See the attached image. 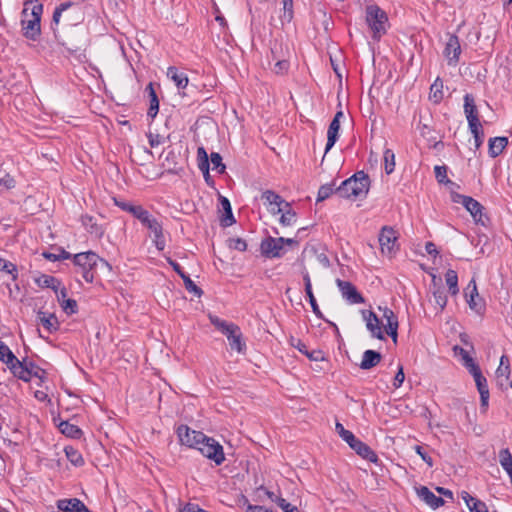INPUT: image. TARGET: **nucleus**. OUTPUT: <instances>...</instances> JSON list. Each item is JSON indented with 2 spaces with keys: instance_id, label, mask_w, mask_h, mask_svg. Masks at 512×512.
Segmentation results:
<instances>
[{
  "instance_id": "nucleus-30",
  "label": "nucleus",
  "mask_w": 512,
  "mask_h": 512,
  "mask_svg": "<svg viewBox=\"0 0 512 512\" xmlns=\"http://www.w3.org/2000/svg\"><path fill=\"white\" fill-rule=\"evenodd\" d=\"M340 124L336 120H332L327 131V143L325 154L334 146L339 136Z\"/></svg>"
},
{
  "instance_id": "nucleus-58",
  "label": "nucleus",
  "mask_w": 512,
  "mask_h": 512,
  "mask_svg": "<svg viewBox=\"0 0 512 512\" xmlns=\"http://www.w3.org/2000/svg\"><path fill=\"white\" fill-rule=\"evenodd\" d=\"M27 367H28V370L31 374V378L32 377H37V378H40L42 379V375L45 374V371L43 369H41L39 366H37L34 362L32 361H27Z\"/></svg>"
},
{
  "instance_id": "nucleus-5",
  "label": "nucleus",
  "mask_w": 512,
  "mask_h": 512,
  "mask_svg": "<svg viewBox=\"0 0 512 512\" xmlns=\"http://www.w3.org/2000/svg\"><path fill=\"white\" fill-rule=\"evenodd\" d=\"M177 435L182 444L197 450L205 441H209V437L203 432L192 430L187 425H180L177 429Z\"/></svg>"
},
{
  "instance_id": "nucleus-62",
  "label": "nucleus",
  "mask_w": 512,
  "mask_h": 512,
  "mask_svg": "<svg viewBox=\"0 0 512 512\" xmlns=\"http://www.w3.org/2000/svg\"><path fill=\"white\" fill-rule=\"evenodd\" d=\"M468 508L471 512H488L486 504L478 499H475L473 505Z\"/></svg>"
},
{
  "instance_id": "nucleus-10",
  "label": "nucleus",
  "mask_w": 512,
  "mask_h": 512,
  "mask_svg": "<svg viewBox=\"0 0 512 512\" xmlns=\"http://www.w3.org/2000/svg\"><path fill=\"white\" fill-rule=\"evenodd\" d=\"M466 301L473 311L481 313L485 309L484 301L479 297L476 282L472 279L465 289Z\"/></svg>"
},
{
  "instance_id": "nucleus-24",
  "label": "nucleus",
  "mask_w": 512,
  "mask_h": 512,
  "mask_svg": "<svg viewBox=\"0 0 512 512\" xmlns=\"http://www.w3.org/2000/svg\"><path fill=\"white\" fill-rule=\"evenodd\" d=\"M137 220H139L144 227L149 229L151 233H156L159 229L162 228V224L155 217H153L150 214V212L145 208L137 217Z\"/></svg>"
},
{
  "instance_id": "nucleus-49",
  "label": "nucleus",
  "mask_w": 512,
  "mask_h": 512,
  "mask_svg": "<svg viewBox=\"0 0 512 512\" xmlns=\"http://www.w3.org/2000/svg\"><path fill=\"white\" fill-rule=\"evenodd\" d=\"M333 184L322 185L318 190L317 202H321L329 198L334 192Z\"/></svg>"
},
{
  "instance_id": "nucleus-39",
  "label": "nucleus",
  "mask_w": 512,
  "mask_h": 512,
  "mask_svg": "<svg viewBox=\"0 0 512 512\" xmlns=\"http://www.w3.org/2000/svg\"><path fill=\"white\" fill-rule=\"evenodd\" d=\"M384 169L386 174H391L395 169V154L391 149H385L383 153Z\"/></svg>"
},
{
  "instance_id": "nucleus-32",
  "label": "nucleus",
  "mask_w": 512,
  "mask_h": 512,
  "mask_svg": "<svg viewBox=\"0 0 512 512\" xmlns=\"http://www.w3.org/2000/svg\"><path fill=\"white\" fill-rule=\"evenodd\" d=\"M58 427H59L61 433H63L64 435H66L68 437L78 439L82 435V430L78 426L71 424L68 421L60 422Z\"/></svg>"
},
{
  "instance_id": "nucleus-17",
  "label": "nucleus",
  "mask_w": 512,
  "mask_h": 512,
  "mask_svg": "<svg viewBox=\"0 0 512 512\" xmlns=\"http://www.w3.org/2000/svg\"><path fill=\"white\" fill-rule=\"evenodd\" d=\"M57 507L63 512H91L87 506L77 498L59 500Z\"/></svg>"
},
{
  "instance_id": "nucleus-59",
  "label": "nucleus",
  "mask_w": 512,
  "mask_h": 512,
  "mask_svg": "<svg viewBox=\"0 0 512 512\" xmlns=\"http://www.w3.org/2000/svg\"><path fill=\"white\" fill-rule=\"evenodd\" d=\"M289 69V62L287 60H278L273 68L276 74H285Z\"/></svg>"
},
{
  "instance_id": "nucleus-11",
  "label": "nucleus",
  "mask_w": 512,
  "mask_h": 512,
  "mask_svg": "<svg viewBox=\"0 0 512 512\" xmlns=\"http://www.w3.org/2000/svg\"><path fill=\"white\" fill-rule=\"evenodd\" d=\"M336 283L342 293L343 298H345L349 303H364L365 300L363 296L357 291L356 287L351 282L337 279Z\"/></svg>"
},
{
  "instance_id": "nucleus-42",
  "label": "nucleus",
  "mask_w": 512,
  "mask_h": 512,
  "mask_svg": "<svg viewBox=\"0 0 512 512\" xmlns=\"http://www.w3.org/2000/svg\"><path fill=\"white\" fill-rule=\"evenodd\" d=\"M65 453L69 461L75 466H81L84 464V459L82 455L72 447H66Z\"/></svg>"
},
{
  "instance_id": "nucleus-27",
  "label": "nucleus",
  "mask_w": 512,
  "mask_h": 512,
  "mask_svg": "<svg viewBox=\"0 0 512 512\" xmlns=\"http://www.w3.org/2000/svg\"><path fill=\"white\" fill-rule=\"evenodd\" d=\"M146 91L148 92V96L150 98V105L147 111V115L148 117L154 119L159 111V99L152 82L146 86Z\"/></svg>"
},
{
  "instance_id": "nucleus-61",
  "label": "nucleus",
  "mask_w": 512,
  "mask_h": 512,
  "mask_svg": "<svg viewBox=\"0 0 512 512\" xmlns=\"http://www.w3.org/2000/svg\"><path fill=\"white\" fill-rule=\"evenodd\" d=\"M414 450L429 467L433 466V459L423 450L422 446L416 445Z\"/></svg>"
},
{
  "instance_id": "nucleus-31",
  "label": "nucleus",
  "mask_w": 512,
  "mask_h": 512,
  "mask_svg": "<svg viewBox=\"0 0 512 512\" xmlns=\"http://www.w3.org/2000/svg\"><path fill=\"white\" fill-rule=\"evenodd\" d=\"M499 462L509 475L512 483V455L508 448H504L499 451Z\"/></svg>"
},
{
  "instance_id": "nucleus-60",
  "label": "nucleus",
  "mask_w": 512,
  "mask_h": 512,
  "mask_svg": "<svg viewBox=\"0 0 512 512\" xmlns=\"http://www.w3.org/2000/svg\"><path fill=\"white\" fill-rule=\"evenodd\" d=\"M143 209H144L143 206L134 205L132 203H129L126 207H123V211L130 213L136 219L140 215V213L142 212Z\"/></svg>"
},
{
  "instance_id": "nucleus-35",
  "label": "nucleus",
  "mask_w": 512,
  "mask_h": 512,
  "mask_svg": "<svg viewBox=\"0 0 512 512\" xmlns=\"http://www.w3.org/2000/svg\"><path fill=\"white\" fill-rule=\"evenodd\" d=\"M261 199L264 200V204L268 205H283L286 201L277 193L272 190H266L262 193Z\"/></svg>"
},
{
  "instance_id": "nucleus-29",
  "label": "nucleus",
  "mask_w": 512,
  "mask_h": 512,
  "mask_svg": "<svg viewBox=\"0 0 512 512\" xmlns=\"http://www.w3.org/2000/svg\"><path fill=\"white\" fill-rule=\"evenodd\" d=\"M167 76L174 81L178 89H184L188 85L189 80L187 75L179 72L176 67H169L167 70Z\"/></svg>"
},
{
  "instance_id": "nucleus-8",
  "label": "nucleus",
  "mask_w": 512,
  "mask_h": 512,
  "mask_svg": "<svg viewBox=\"0 0 512 512\" xmlns=\"http://www.w3.org/2000/svg\"><path fill=\"white\" fill-rule=\"evenodd\" d=\"M198 450L203 456L213 460L216 465L222 464L225 460L223 447L211 437H209V441H205Z\"/></svg>"
},
{
  "instance_id": "nucleus-4",
  "label": "nucleus",
  "mask_w": 512,
  "mask_h": 512,
  "mask_svg": "<svg viewBox=\"0 0 512 512\" xmlns=\"http://www.w3.org/2000/svg\"><path fill=\"white\" fill-rule=\"evenodd\" d=\"M366 21L373 32V38L379 39L386 33L388 22L387 14L376 5H370L366 8Z\"/></svg>"
},
{
  "instance_id": "nucleus-47",
  "label": "nucleus",
  "mask_w": 512,
  "mask_h": 512,
  "mask_svg": "<svg viewBox=\"0 0 512 512\" xmlns=\"http://www.w3.org/2000/svg\"><path fill=\"white\" fill-rule=\"evenodd\" d=\"M459 350H460V355L462 356V359L464 361V365L469 370V372L471 374L475 372L473 368H475L477 370H481L480 367L478 366V364L475 363L473 358L470 357L469 353L465 349L459 348Z\"/></svg>"
},
{
  "instance_id": "nucleus-19",
  "label": "nucleus",
  "mask_w": 512,
  "mask_h": 512,
  "mask_svg": "<svg viewBox=\"0 0 512 512\" xmlns=\"http://www.w3.org/2000/svg\"><path fill=\"white\" fill-rule=\"evenodd\" d=\"M418 496L431 508L436 509L444 505L443 498L436 496L426 486H421L417 489Z\"/></svg>"
},
{
  "instance_id": "nucleus-18",
  "label": "nucleus",
  "mask_w": 512,
  "mask_h": 512,
  "mask_svg": "<svg viewBox=\"0 0 512 512\" xmlns=\"http://www.w3.org/2000/svg\"><path fill=\"white\" fill-rule=\"evenodd\" d=\"M350 448L369 462L376 463L378 461L377 454L366 443L362 442L358 438L352 443V445H350Z\"/></svg>"
},
{
  "instance_id": "nucleus-26",
  "label": "nucleus",
  "mask_w": 512,
  "mask_h": 512,
  "mask_svg": "<svg viewBox=\"0 0 512 512\" xmlns=\"http://www.w3.org/2000/svg\"><path fill=\"white\" fill-rule=\"evenodd\" d=\"M82 225L86 228V230L97 238H100L104 234V229L102 226L98 225L95 221L94 217L90 215H83L81 217Z\"/></svg>"
},
{
  "instance_id": "nucleus-38",
  "label": "nucleus",
  "mask_w": 512,
  "mask_h": 512,
  "mask_svg": "<svg viewBox=\"0 0 512 512\" xmlns=\"http://www.w3.org/2000/svg\"><path fill=\"white\" fill-rule=\"evenodd\" d=\"M469 129L474 137V145H475V150L479 149L481 147V145L483 144V141H484V130H483V126L480 123L478 124H475L474 126H469Z\"/></svg>"
},
{
  "instance_id": "nucleus-2",
  "label": "nucleus",
  "mask_w": 512,
  "mask_h": 512,
  "mask_svg": "<svg viewBox=\"0 0 512 512\" xmlns=\"http://www.w3.org/2000/svg\"><path fill=\"white\" fill-rule=\"evenodd\" d=\"M73 262L78 268L76 272L88 283L94 281L99 265L107 269L111 268L107 261L100 258L92 251L75 254L73 256Z\"/></svg>"
},
{
  "instance_id": "nucleus-44",
  "label": "nucleus",
  "mask_w": 512,
  "mask_h": 512,
  "mask_svg": "<svg viewBox=\"0 0 512 512\" xmlns=\"http://www.w3.org/2000/svg\"><path fill=\"white\" fill-rule=\"evenodd\" d=\"M510 376V369H507L506 372L500 371V368L496 370V384L502 390H506L508 388V381Z\"/></svg>"
},
{
  "instance_id": "nucleus-9",
  "label": "nucleus",
  "mask_w": 512,
  "mask_h": 512,
  "mask_svg": "<svg viewBox=\"0 0 512 512\" xmlns=\"http://www.w3.org/2000/svg\"><path fill=\"white\" fill-rule=\"evenodd\" d=\"M397 233L392 227L384 226L379 234V244L383 254L392 256L396 252Z\"/></svg>"
},
{
  "instance_id": "nucleus-15",
  "label": "nucleus",
  "mask_w": 512,
  "mask_h": 512,
  "mask_svg": "<svg viewBox=\"0 0 512 512\" xmlns=\"http://www.w3.org/2000/svg\"><path fill=\"white\" fill-rule=\"evenodd\" d=\"M6 365L15 377L23 380L24 382H29L31 380V374L28 370L26 359L20 361L16 356H14L13 361L6 363Z\"/></svg>"
},
{
  "instance_id": "nucleus-40",
  "label": "nucleus",
  "mask_w": 512,
  "mask_h": 512,
  "mask_svg": "<svg viewBox=\"0 0 512 512\" xmlns=\"http://www.w3.org/2000/svg\"><path fill=\"white\" fill-rule=\"evenodd\" d=\"M335 430L338 435L350 446L357 439L355 435L344 428V426L340 422H336Z\"/></svg>"
},
{
  "instance_id": "nucleus-23",
  "label": "nucleus",
  "mask_w": 512,
  "mask_h": 512,
  "mask_svg": "<svg viewBox=\"0 0 512 512\" xmlns=\"http://www.w3.org/2000/svg\"><path fill=\"white\" fill-rule=\"evenodd\" d=\"M382 360L380 352L375 350H366L363 353L362 361L359 367L363 370H369L376 367Z\"/></svg>"
},
{
  "instance_id": "nucleus-7",
  "label": "nucleus",
  "mask_w": 512,
  "mask_h": 512,
  "mask_svg": "<svg viewBox=\"0 0 512 512\" xmlns=\"http://www.w3.org/2000/svg\"><path fill=\"white\" fill-rule=\"evenodd\" d=\"M261 254L266 258H280L284 254L283 237H266L260 244Z\"/></svg>"
},
{
  "instance_id": "nucleus-57",
  "label": "nucleus",
  "mask_w": 512,
  "mask_h": 512,
  "mask_svg": "<svg viewBox=\"0 0 512 512\" xmlns=\"http://www.w3.org/2000/svg\"><path fill=\"white\" fill-rule=\"evenodd\" d=\"M306 296L309 300V303L311 305V308H312V311L313 313L320 319H324V316H323V313L321 312V310L319 309V306L317 304V301H316V298L313 294V292H310V293H306Z\"/></svg>"
},
{
  "instance_id": "nucleus-20",
  "label": "nucleus",
  "mask_w": 512,
  "mask_h": 512,
  "mask_svg": "<svg viewBox=\"0 0 512 512\" xmlns=\"http://www.w3.org/2000/svg\"><path fill=\"white\" fill-rule=\"evenodd\" d=\"M37 320L49 333L56 332L59 329L60 323L53 313H46L39 310Z\"/></svg>"
},
{
  "instance_id": "nucleus-63",
  "label": "nucleus",
  "mask_w": 512,
  "mask_h": 512,
  "mask_svg": "<svg viewBox=\"0 0 512 512\" xmlns=\"http://www.w3.org/2000/svg\"><path fill=\"white\" fill-rule=\"evenodd\" d=\"M404 379H405V374H404L403 366L400 365L398 367V371L394 377L393 386L395 388H399L403 384Z\"/></svg>"
},
{
  "instance_id": "nucleus-48",
  "label": "nucleus",
  "mask_w": 512,
  "mask_h": 512,
  "mask_svg": "<svg viewBox=\"0 0 512 512\" xmlns=\"http://www.w3.org/2000/svg\"><path fill=\"white\" fill-rule=\"evenodd\" d=\"M14 353L10 348L2 341H0V361L6 363L12 362L14 359Z\"/></svg>"
},
{
  "instance_id": "nucleus-16",
  "label": "nucleus",
  "mask_w": 512,
  "mask_h": 512,
  "mask_svg": "<svg viewBox=\"0 0 512 512\" xmlns=\"http://www.w3.org/2000/svg\"><path fill=\"white\" fill-rule=\"evenodd\" d=\"M464 113L468 121V126H474L480 123L478 109L474 97L471 94L464 96Z\"/></svg>"
},
{
  "instance_id": "nucleus-3",
  "label": "nucleus",
  "mask_w": 512,
  "mask_h": 512,
  "mask_svg": "<svg viewBox=\"0 0 512 512\" xmlns=\"http://www.w3.org/2000/svg\"><path fill=\"white\" fill-rule=\"evenodd\" d=\"M370 187L369 176L364 171H358L350 178L346 179L336 189V193L341 198H357L365 196Z\"/></svg>"
},
{
  "instance_id": "nucleus-50",
  "label": "nucleus",
  "mask_w": 512,
  "mask_h": 512,
  "mask_svg": "<svg viewBox=\"0 0 512 512\" xmlns=\"http://www.w3.org/2000/svg\"><path fill=\"white\" fill-rule=\"evenodd\" d=\"M227 242H228V247L231 249L242 251V252L246 251V249H247V243L242 238H229L227 240Z\"/></svg>"
},
{
  "instance_id": "nucleus-56",
  "label": "nucleus",
  "mask_w": 512,
  "mask_h": 512,
  "mask_svg": "<svg viewBox=\"0 0 512 512\" xmlns=\"http://www.w3.org/2000/svg\"><path fill=\"white\" fill-rule=\"evenodd\" d=\"M197 160H198V167H206L209 166V156L204 149V147H199L197 149Z\"/></svg>"
},
{
  "instance_id": "nucleus-22",
  "label": "nucleus",
  "mask_w": 512,
  "mask_h": 512,
  "mask_svg": "<svg viewBox=\"0 0 512 512\" xmlns=\"http://www.w3.org/2000/svg\"><path fill=\"white\" fill-rule=\"evenodd\" d=\"M219 202L221 205V209L223 210V215L220 218V224L223 227H229L235 223V218L232 213L231 203L228 198L219 195Z\"/></svg>"
},
{
  "instance_id": "nucleus-55",
  "label": "nucleus",
  "mask_w": 512,
  "mask_h": 512,
  "mask_svg": "<svg viewBox=\"0 0 512 512\" xmlns=\"http://www.w3.org/2000/svg\"><path fill=\"white\" fill-rule=\"evenodd\" d=\"M154 235L153 242L156 248L160 251L164 250L166 242L163 234V227L159 229L156 233H152Z\"/></svg>"
},
{
  "instance_id": "nucleus-52",
  "label": "nucleus",
  "mask_w": 512,
  "mask_h": 512,
  "mask_svg": "<svg viewBox=\"0 0 512 512\" xmlns=\"http://www.w3.org/2000/svg\"><path fill=\"white\" fill-rule=\"evenodd\" d=\"M434 172H435V177L439 183H443V184L452 183L447 178V167L446 166H435Z\"/></svg>"
},
{
  "instance_id": "nucleus-36",
  "label": "nucleus",
  "mask_w": 512,
  "mask_h": 512,
  "mask_svg": "<svg viewBox=\"0 0 512 512\" xmlns=\"http://www.w3.org/2000/svg\"><path fill=\"white\" fill-rule=\"evenodd\" d=\"M283 205L284 211L281 212L280 223L283 226H291L296 221V213L291 209L290 203L285 202Z\"/></svg>"
},
{
  "instance_id": "nucleus-21",
  "label": "nucleus",
  "mask_w": 512,
  "mask_h": 512,
  "mask_svg": "<svg viewBox=\"0 0 512 512\" xmlns=\"http://www.w3.org/2000/svg\"><path fill=\"white\" fill-rule=\"evenodd\" d=\"M226 337L228 339L229 346H230L231 350H235L241 354L245 353L246 344L243 340V335H242V332H241L239 326L234 327L233 333L227 334Z\"/></svg>"
},
{
  "instance_id": "nucleus-13",
  "label": "nucleus",
  "mask_w": 512,
  "mask_h": 512,
  "mask_svg": "<svg viewBox=\"0 0 512 512\" xmlns=\"http://www.w3.org/2000/svg\"><path fill=\"white\" fill-rule=\"evenodd\" d=\"M461 47L459 38L456 35H450L444 49V55L448 59L449 65H456L459 61Z\"/></svg>"
},
{
  "instance_id": "nucleus-64",
  "label": "nucleus",
  "mask_w": 512,
  "mask_h": 512,
  "mask_svg": "<svg viewBox=\"0 0 512 512\" xmlns=\"http://www.w3.org/2000/svg\"><path fill=\"white\" fill-rule=\"evenodd\" d=\"M202 508L194 503H187L184 507L179 508L178 512H201Z\"/></svg>"
},
{
  "instance_id": "nucleus-45",
  "label": "nucleus",
  "mask_w": 512,
  "mask_h": 512,
  "mask_svg": "<svg viewBox=\"0 0 512 512\" xmlns=\"http://www.w3.org/2000/svg\"><path fill=\"white\" fill-rule=\"evenodd\" d=\"M185 288L188 292L193 293L197 297H201L203 291L200 287H198L187 274H184L182 277Z\"/></svg>"
},
{
  "instance_id": "nucleus-12",
  "label": "nucleus",
  "mask_w": 512,
  "mask_h": 512,
  "mask_svg": "<svg viewBox=\"0 0 512 512\" xmlns=\"http://www.w3.org/2000/svg\"><path fill=\"white\" fill-rule=\"evenodd\" d=\"M362 316L366 321V327L371 332L372 336L379 340H383L384 333L382 330V323L378 316L370 310H362Z\"/></svg>"
},
{
  "instance_id": "nucleus-6",
  "label": "nucleus",
  "mask_w": 512,
  "mask_h": 512,
  "mask_svg": "<svg viewBox=\"0 0 512 512\" xmlns=\"http://www.w3.org/2000/svg\"><path fill=\"white\" fill-rule=\"evenodd\" d=\"M451 197L454 203L462 204L465 207L476 223L484 225V221L482 220L484 206L480 202L470 196L459 193H453Z\"/></svg>"
},
{
  "instance_id": "nucleus-1",
  "label": "nucleus",
  "mask_w": 512,
  "mask_h": 512,
  "mask_svg": "<svg viewBox=\"0 0 512 512\" xmlns=\"http://www.w3.org/2000/svg\"><path fill=\"white\" fill-rule=\"evenodd\" d=\"M43 14V4L37 0H26L21 12L22 34L25 38L36 41L41 35V17Z\"/></svg>"
},
{
  "instance_id": "nucleus-41",
  "label": "nucleus",
  "mask_w": 512,
  "mask_h": 512,
  "mask_svg": "<svg viewBox=\"0 0 512 512\" xmlns=\"http://www.w3.org/2000/svg\"><path fill=\"white\" fill-rule=\"evenodd\" d=\"M443 82L440 78H437L430 87V97L437 103L443 98Z\"/></svg>"
},
{
  "instance_id": "nucleus-28",
  "label": "nucleus",
  "mask_w": 512,
  "mask_h": 512,
  "mask_svg": "<svg viewBox=\"0 0 512 512\" xmlns=\"http://www.w3.org/2000/svg\"><path fill=\"white\" fill-rule=\"evenodd\" d=\"M508 145L507 137H494L489 139V154L495 158L499 156Z\"/></svg>"
},
{
  "instance_id": "nucleus-46",
  "label": "nucleus",
  "mask_w": 512,
  "mask_h": 512,
  "mask_svg": "<svg viewBox=\"0 0 512 512\" xmlns=\"http://www.w3.org/2000/svg\"><path fill=\"white\" fill-rule=\"evenodd\" d=\"M209 161H211L213 165V170H216L217 173L223 174L225 172L226 166L222 162V156L217 152H212L209 157Z\"/></svg>"
},
{
  "instance_id": "nucleus-54",
  "label": "nucleus",
  "mask_w": 512,
  "mask_h": 512,
  "mask_svg": "<svg viewBox=\"0 0 512 512\" xmlns=\"http://www.w3.org/2000/svg\"><path fill=\"white\" fill-rule=\"evenodd\" d=\"M1 271H4L6 272L7 274L11 275L12 277V280H16L17 277H18V269H17V266L10 262V261H7L4 259L3 261V264H2V270Z\"/></svg>"
},
{
  "instance_id": "nucleus-34",
  "label": "nucleus",
  "mask_w": 512,
  "mask_h": 512,
  "mask_svg": "<svg viewBox=\"0 0 512 512\" xmlns=\"http://www.w3.org/2000/svg\"><path fill=\"white\" fill-rule=\"evenodd\" d=\"M445 281L449 288V292L452 296H455L459 292L458 288V276L455 270L449 269L445 274Z\"/></svg>"
},
{
  "instance_id": "nucleus-51",
  "label": "nucleus",
  "mask_w": 512,
  "mask_h": 512,
  "mask_svg": "<svg viewBox=\"0 0 512 512\" xmlns=\"http://www.w3.org/2000/svg\"><path fill=\"white\" fill-rule=\"evenodd\" d=\"M61 308L67 315H72L78 312L77 301L71 298L67 299V301H64L61 305Z\"/></svg>"
},
{
  "instance_id": "nucleus-33",
  "label": "nucleus",
  "mask_w": 512,
  "mask_h": 512,
  "mask_svg": "<svg viewBox=\"0 0 512 512\" xmlns=\"http://www.w3.org/2000/svg\"><path fill=\"white\" fill-rule=\"evenodd\" d=\"M36 282L38 286L42 288H51L55 293H57L61 286L60 280L50 275H42L36 280Z\"/></svg>"
},
{
  "instance_id": "nucleus-43",
  "label": "nucleus",
  "mask_w": 512,
  "mask_h": 512,
  "mask_svg": "<svg viewBox=\"0 0 512 512\" xmlns=\"http://www.w3.org/2000/svg\"><path fill=\"white\" fill-rule=\"evenodd\" d=\"M435 303L443 310L447 304V296L443 287H435L433 291Z\"/></svg>"
},
{
  "instance_id": "nucleus-25",
  "label": "nucleus",
  "mask_w": 512,
  "mask_h": 512,
  "mask_svg": "<svg viewBox=\"0 0 512 512\" xmlns=\"http://www.w3.org/2000/svg\"><path fill=\"white\" fill-rule=\"evenodd\" d=\"M292 345L299 350L302 354L307 356V358L311 361H324L325 355L321 350H312L308 351L307 346L300 340L297 339L296 343H292Z\"/></svg>"
},
{
  "instance_id": "nucleus-37",
  "label": "nucleus",
  "mask_w": 512,
  "mask_h": 512,
  "mask_svg": "<svg viewBox=\"0 0 512 512\" xmlns=\"http://www.w3.org/2000/svg\"><path fill=\"white\" fill-rule=\"evenodd\" d=\"M70 8H78V5L72 1H66L58 5L53 12L52 23L55 25L59 24L62 13Z\"/></svg>"
},
{
  "instance_id": "nucleus-53",
  "label": "nucleus",
  "mask_w": 512,
  "mask_h": 512,
  "mask_svg": "<svg viewBox=\"0 0 512 512\" xmlns=\"http://www.w3.org/2000/svg\"><path fill=\"white\" fill-rule=\"evenodd\" d=\"M274 502L283 510V512H299V509L295 505L287 502L282 497H276Z\"/></svg>"
},
{
  "instance_id": "nucleus-14",
  "label": "nucleus",
  "mask_w": 512,
  "mask_h": 512,
  "mask_svg": "<svg viewBox=\"0 0 512 512\" xmlns=\"http://www.w3.org/2000/svg\"><path fill=\"white\" fill-rule=\"evenodd\" d=\"M474 373H472V376L474 377L478 392L480 394V402H481V408L486 409L488 406L489 401V389L486 378L482 375L481 370H477L475 368Z\"/></svg>"
}]
</instances>
